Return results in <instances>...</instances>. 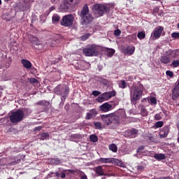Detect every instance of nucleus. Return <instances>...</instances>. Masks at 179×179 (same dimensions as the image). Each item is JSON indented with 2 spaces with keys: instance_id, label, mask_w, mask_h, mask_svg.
<instances>
[{
  "instance_id": "obj_40",
  "label": "nucleus",
  "mask_w": 179,
  "mask_h": 179,
  "mask_svg": "<svg viewBox=\"0 0 179 179\" xmlns=\"http://www.w3.org/2000/svg\"><path fill=\"white\" fill-rule=\"evenodd\" d=\"M8 122V118L6 117H1L0 118V124L1 125H5V122Z\"/></svg>"
},
{
  "instance_id": "obj_54",
  "label": "nucleus",
  "mask_w": 179,
  "mask_h": 179,
  "mask_svg": "<svg viewBox=\"0 0 179 179\" xmlns=\"http://www.w3.org/2000/svg\"><path fill=\"white\" fill-rule=\"evenodd\" d=\"M157 179H173L170 176H166V177H162V178H158Z\"/></svg>"
},
{
  "instance_id": "obj_51",
  "label": "nucleus",
  "mask_w": 179,
  "mask_h": 179,
  "mask_svg": "<svg viewBox=\"0 0 179 179\" xmlns=\"http://www.w3.org/2000/svg\"><path fill=\"white\" fill-rule=\"evenodd\" d=\"M162 110L163 111L164 114H165V115H168L169 111L166 110V108H162Z\"/></svg>"
},
{
  "instance_id": "obj_56",
  "label": "nucleus",
  "mask_w": 179,
  "mask_h": 179,
  "mask_svg": "<svg viewBox=\"0 0 179 179\" xmlns=\"http://www.w3.org/2000/svg\"><path fill=\"white\" fill-rule=\"evenodd\" d=\"M117 147L115 144H113V152H117Z\"/></svg>"
},
{
  "instance_id": "obj_11",
  "label": "nucleus",
  "mask_w": 179,
  "mask_h": 179,
  "mask_svg": "<svg viewBox=\"0 0 179 179\" xmlns=\"http://www.w3.org/2000/svg\"><path fill=\"white\" fill-rule=\"evenodd\" d=\"M136 47L134 45H122V52L124 55H133L135 52Z\"/></svg>"
},
{
  "instance_id": "obj_18",
  "label": "nucleus",
  "mask_w": 179,
  "mask_h": 179,
  "mask_svg": "<svg viewBox=\"0 0 179 179\" xmlns=\"http://www.w3.org/2000/svg\"><path fill=\"white\" fill-rule=\"evenodd\" d=\"M99 108L103 113H107L108 111H110V109L111 108V105H110L108 103H105L100 106Z\"/></svg>"
},
{
  "instance_id": "obj_24",
  "label": "nucleus",
  "mask_w": 179,
  "mask_h": 179,
  "mask_svg": "<svg viewBox=\"0 0 179 179\" xmlns=\"http://www.w3.org/2000/svg\"><path fill=\"white\" fill-rule=\"evenodd\" d=\"M50 138V134L48 132L42 133L40 134V140L41 141H45V139H48Z\"/></svg>"
},
{
  "instance_id": "obj_39",
  "label": "nucleus",
  "mask_w": 179,
  "mask_h": 179,
  "mask_svg": "<svg viewBox=\"0 0 179 179\" xmlns=\"http://www.w3.org/2000/svg\"><path fill=\"white\" fill-rule=\"evenodd\" d=\"M162 117H163V114H161V113H158L155 115V120H162Z\"/></svg>"
},
{
  "instance_id": "obj_27",
  "label": "nucleus",
  "mask_w": 179,
  "mask_h": 179,
  "mask_svg": "<svg viewBox=\"0 0 179 179\" xmlns=\"http://www.w3.org/2000/svg\"><path fill=\"white\" fill-rule=\"evenodd\" d=\"M102 95L103 96L105 100H108L109 99H111V97H113V92H104L103 94H102Z\"/></svg>"
},
{
  "instance_id": "obj_61",
  "label": "nucleus",
  "mask_w": 179,
  "mask_h": 179,
  "mask_svg": "<svg viewBox=\"0 0 179 179\" xmlns=\"http://www.w3.org/2000/svg\"><path fill=\"white\" fill-rule=\"evenodd\" d=\"M81 179H87V176L83 175V176L81 177Z\"/></svg>"
},
{
  "instance_id": "obj_42",
  "label": "nucleus",
  "mask_w": 179,
  "mask_h": 179,
  "mask_svg": "<svg viewBox=\"0 0 179 179\" xmlns=\"http://www.w3.org/2000/svg\"><path fill=\"white\" fill-rule=\"evenodd\" d=\"M150 101L151 104H157V99H156V97H151L150 99Z\"/></svg>"
},
{
  "instance_id": "obj_25",
  "label": "nucleus",
  "mask_w": 179,
  "mask_h": 179,
  "mask_svg": "<svg viewBox=\"0 0 179 179\" xmlns=\"http://www.w3.org/2000/svg\"><path fill=\"white\" fill-rule=\"evenodd\" d=\"M117 164V166H120L121 168H123L124 166V162L122 161H120V159H115V158H113V164Z\"/></svg>"
},
{
  "instance_id": "obj_59",
  "label": "nucleus",
  "mask_w": 179,
  "mask_h": 179,
  "mask_svg": "<svg viewBox=\"0 0 179 179\" xmlns=\"http://www.w3.org/2000/svg\"><path fill=\"white\" fill-rule=\"evenodd\" d=\"M82 0H73L74 1L75 5H78V3L80 2Z\"/></svg>"
},
{
  "instance_id": "obj_16",
  "label": "nucleus",
  "mask_w": 179,
  "mask_h": 179,
  "mask_svg": "<svg viewBox=\"0 0 179 179\" xmlns=\"http://www.w3.org/2000/svg\"><path fill=\"white\" fill-rule=\"evenodd\" d=\"M97 115V110L96 109H90V113H87L85 120H92Z\"/></svg>"
},
{
  "instance_id": "obj_5",
  "label": "nucleus",
  "mask_w": 179,
  "mask_h": 179,
  "mask_svg": "<svg viewBox=\"0 0 179 179\" xmlns=\"http://www.w3.org/2000/svg\"><path fill=\"white\" fill-rule=\"evenodd\" d=\"M23 118H24V112L20 109L12 112L9 116L10 121L12 124H17V122L23 121Z\"/></svg>"
},
{
  "instance_id": "obj_32",
  "label": "nucleus",
  "mask_w": 179,
  "mask_h": 179,
  "mask_svg": "<svg viewBox=\"0 0 179 179\" xmlns=\"http://www.w3.org/2000/svg\"><path fill=\"white\" fill-rule=\"evenodd\" d=\"M141 115H143V117H146V115H148V111L145 108V107H142V108L141 110Z\"/></svg>"
},
{
  "instance_id": "obj_47",
  "label": "nucleus",
  "mask_w": 179,
  "mask_h": 179,
  "mask_svg": "<svg viewBox=\"0 0 179 179\" xmlns=\"http://www.w3.org/2000/svg\"><path fill=\"white\" fill-rule=\"evenodd\" d=\"M52 174H55V177H59V172H58V171H57L56 173H53V172L50 173L48 174V176H49L50 177H52Z\"/></svg>"
},
{
  "instance_id": "obj_8",
  "label": "nucleus",
  "mask_w": 179,
  "mask_h": 179,
  "mask_svg": "<svg viewBox=\"0 0 179 179\" xmlns=\"http://www.w3.org/2000/svg\"><path fill=\"white\" fill-rule=\"evenodd\" d=\"M123 117H125V111L124 110L119 109L113 113V128L118 127Z\"/></svg>"
},
{
  "instance_id": "obj_22",
  "label": "nucleus",
  "mask_w": 179,
  "mask_h": 179,
  "mask_svg": "<svg viewBox=\"0 0 179 179\" xmlns=\"http://www.w3.org/2000/svg\"><path fill=\"white\" fill-rule=\"evenodd\" d=\"M99 163H113V158H99Z\"/></svg>"
},
{
  "instance_id": "obj_41",
  "label": "nucleus",
  "mask_w": 179,
  "mask_h": 179,
  "mask_svg": "<svg viewBox=\"0 0 179 179\" xmlns=\"http://www.w3.org/2000/svg\"><path fill=\"white\" fill-rule=\"evenodd\" d=\"M52 163L56 164V166H59V164H61V161L58 158H56L52 159Z\"/></svg>"
},
{
  "instance_id": "obj_26",
  "label": "nucleus",
  "mask_w": 179,
  "mask_h": 179,
  "mask_svg": "<svg viewBox=\"0 0 179 179\" xmlns=\"http://www.w3.org/2000/svg\"><path fill=\"white\" fill-rule=\"evenodd\" d=\"M154 157L157 160H163V159H166V155L164 154H155Z\"/></svg>"
},
{
  "instance_id": "obj_6",
  "label": "nucleus",
  "mask_w": 179,
  "mask_h": 179,
  "mask_svg": "<svg viewBox=\"0 0 179 179\" xmlns=\"http://www.w3.org/2000/svg\"><path fill=\"white\" fill-rule=\"evenodd\" d=\"M143 93V85H139L134 91L133 94H131V102L136 105L138 100H141Z\"/></svg>"
},
{
  "instance_id": "obj_12",
  "label": "nucleus",
  "mask_w": 179,
  "mask_h": 179,
  "mask_svg": "<svg viewBox=\"0 0 179 179\" xmlns=\"http://www.w3.org/2000/svg\"><path fill=\"white\" fill-rule=\"evenodd\" d=\"M164 30V27H163V26H158L157 27H155V29H154L153 31L151 34V36H153L155 39L160 38Z\"/></svg>"
},
{
  "instance_id": "obj_21",
  "label": "nucleus",
  "mask_w": 179,
  "mask_h": 179,
  "mask_svg": "<svg viewBox=\"0 0 179 179\" xmlns=\"http://www.w3.org/2000/svg\"><path fill=\"white\" fill-rule=\"evenodd\" d=\"M29 40H30L31 43L32 44H34L35 45H40V40L38 39V38H37L36 36H31Z\"/></svg>"
},
{
  "instance_id": "obj_63",
  "label": "nucleus",
  "mask_w": 179,
  "mask_h": 179,
  "mask_svg": "<svg viewBox=\"0 0 179 179\" xmlns=\"http://www.w3.org/2000/svg\"><path fill=\"white\" fill-rule=\"evenodd\" d=\"M115 94H116V92H115V90H114V89H113V97H114V96H115Z\"/></svg>"
},
{
  "instance_id": "obj_20",
  "label": "nucleus",
  "mask_w": 179,
  "mask_h": 179,
  "mask_svg": "<svg viewBox=\"0 0 179 179\" xmlns=\"http://www.w3.org/2000/svg\"><path fill=\"white\" fill-rule=\"evenodd\" d=\"M94 171H95L98 176H104V171H103V166H101L94 168Z\"/></svg>"
},
{
  "instance_id": "obj_46",
  "label": "nucleus",
  "mask_w": 179,
  "mask_h": 179,
  "mask_svg": "<svg viewBox=\"0 0 179 179\" xmlns=\"http://www.w3.org/2000/svg\"><path fill=\"white\" fill-rule=\"evenodd\" d=\"M166 74L168 76H170V78H173V76H174V73L173 72V71H166Z\"/></svg>"
},
{
  "instance_id": "obj_23",
  "label": "nucleus",
  "mask_w": 179,
  "mask_h": 179,
  "mask_svg": "<svg viewBox=\"0 0 179 179\" xmlns=\"http://www.w3.org/2000/svg\"><path fill=\"white\" fill-rule=\"evenodd\" d=\"M36 104H38V106H43V107H48V106H50V101L45 100L39 101Z\"/></svg>"
},
{
  "instance_id": "obj_15",
  "label": "nucleus",
  "mask_w": 179,
  "mask_h": 179,
  "mask_svg": "<svg viewBox=\"0 0 179 179\" xmlns=\"http://www.w3.org/2000/svg\"><path fill=\"white\" fill-rule=\"evenodd\" d=\"M179 97V82L176 85L172 92V99L177 100Z\"/></svg>"
},
{
  "instance_id": "obj_19",
  "label": "nucleus",
  "mask_w": 179,
  "mask_h": 179,
  "mask_svg": "<svg viewBox=\"0 0 179 179\" xmlns=\"http://www.w3.org/2000/svg\"><path fill=\"white\" fill-rule=\"evenodd\" d=\"M66 174H75V171H73V169L64 170L60 176L61 178H66Z\"/></svg>"
},
{
  "instance_id": "obj_36",
  "label": "nucleus",
  "mask_w": 179,
  "mask_h": 179,
  "mask_svg": "<svg viewBox=\"0 0 179 179\" xmlns=\"http://www.w3.org/2000/svg\"><path fill=\"white\" fill-rule=\"evenodd\" d=\"M164 124V121H157V122H155L156 128H160L163 127Z\"/></svg>"
},
{
  "instance_id": "obj_14",
  "label": "nucleus",
  "mask_w": 179,
  "mask_h": 179,
  "mask_svg": "<svg viewBox=\"0 0 179 179\" xmlns=\"http://www.w3.org/2000/svg\"><path fill=\"white\" fill-rule=\"evenodd\" d=\"M169 132H170V127L165 125V127H163L159 131L160 138H166L168 136Z\"/></svg>"
},
{
  "instance_id": "obj_45",
  "label": "nucleus",
  "mask_w": 179,
  "mask_h": 179,
  "mask_svg": "<svg viewBox=\"0 0 179 179\" xmlns=\"http://www.w3.org/2000/svg\"><path fill=\"white\" fill-rule=\"evenodd\" d=\"M92 94L94 95V97H97V96H100V94H101V92L97 90H94Z\"/></svg>"
},
{
  "instance_id": "obj_7",
  "label": "nucleus",
  "mask_w": 179,
  "mask_h": 179,
  "mask_svg": "<svg viewBox=\"0 0 179 179\" xmlns=\"http://www.w3.org/2000/svg\"><path fill=\"white\" fill-rule=\"evenodd\" d=\"M54 92L65 99L69 96V87L66 85H59L54 89Z\"/></svg>"
},
{
  "instance_id": "obj_62",
  "label": "nucleus",
  "mask_w": 179,
  "mask_h": 179,
  "mask_svg": "<svg viewBox=\"0 0 179 179\" xmlns=\"http://www.w3.org/2000/svg\"><path fill=\"white\" fill-rule=\"evenodd\" d=\"M109 149H110V150H113V144H110V145H109Z\"/></svg>"
},
{
  "instance_id": "obj_13",
  "label": "nucleus",
  "mask_w": 179,
  "mask_h": 179,
  "mask_svg": "<svg viewBox=\"0 0 179 179\" xmlns=\"http://www.w3.org/2000/svg\"><path fill=\"white\" fill-rule=\"evenodd\" d=\"M101 118L104 124H106V125H110V124H113V113L109 115H102Z\"/></svg>"
},
{
  "instance_id": "obj_50",
  "label": "nucleus",
  "mask_w": 179,
  "mask_h": 179,
  "mask_svg": "<svg viewBox=\"0 0 179 179\" xmlns=\"http://www.w3.org/2000/svg\"><path fill=\"white\" fill-rule=\"evenodd\" d=\"M143 149H145L144 145H141V147H139L138 148H137V153H139V152H142V150H143Z\"/></svg>"
},
{
  "instance_id": "obj_57",
  "label": "nucleus",
  "mask_w": 179,
  "mask_h": 179,
  "mask_svg": "<svg viewBox=\"0 0 179 179\" xmlns=\"http://www.w3.org/2000/svg\"><path fill=\"white\" fill-rule=\"evenodd\" d=\"M108 57H113V49L110 50V52L107 54Z\"/></svg>"
},
{
  "instance_id": "obj_43",
  "label": "nucleus",
  "mask_w": 179,
  "mask_h": 179,
  "mask_svg": "<svg viewBox=\"0 0 179 179\" xmlns=\"http://www.w3.org/2000/svg\"><path fill=\"white\" fill-rule=\"evenodd\" d=\"M171 37L173 38H179V32H173V33H171Z\"/></svg>"
},
{
  "instance_id": "obj_30",
  "label": "nucleus",
  "mask_w": 179,
  "mask_h": 179,
  "mask_svg": "<svg viewBox=\"0 0 179 179\" xmlns=\"http://www.w3.org/2000/svg\"><path fill=\"white\" fill-rule=\"evenodd\" d=\"M138 132V130L136 128H131V129L129 130V134L132 136H136Z\"/></svg>"
},
{
  "instance_id": "obj_64",
  "label": "nucleus",
  "mask_w": 179,
  "mask_h": 179,
  "mask_svg": "<svg viewBox=\"0 0 179 179\" xmlns=\"http://www.w3.org/2000/svg\"><path fill=\"white\" fill-rule=\"evenodd\" d=\"M177 141H178V142L179 143V131H178V138H177Z\"/></svg>"
},
{
  "instance_id": "obj_60",
  "label": "nucleus",
  "mask_w": 179,
  "mask_h": 179,
  "mask_svg": "<svg viewBox=\"0 0 179 179\" xmlns=\"http://www.w3.org/2000/svg\"><path fill=\"white\" fill-rule=\"evenodd\" d=\"M114 104H115V106H117V104H119V99H115Z\"/></svg>"
},
{
  "instance_id": "obj_37",
  "label": "nucleus",
  "mask_w": 179,
  "mask_h": 179,
  "mask_svg": "<svg viewBox=\"0 0 179 179\" xmlns=\"http://www.w3.org/2000/svg\"><path fill=\"white\" fill-rule=\"evenodd\" d=\"M96 129H101V123L100 122H96L94 123Z\"/></svg>"
},
{
  "instance_id": "obj_34",
  "label": "nucleus",
  "mask_w": 179,
  "mask_h": 179,
  "mask_svg": "<svg viewBox=\"0 0 179 179\" xmlns=\"http://www.w3.org/2000/svg\"><path fill=\"white\" fill-rule=\"evenodd\" d=\"M127 82L125 80H119V87H122V89H125L127 87Z\"/></svg>"
},
{
  "instance_id": "obj_2",
  "label": "nucleus",
  "mask_w": 179,
  "mask_h": 179,
  "mask_svg": "<svg viewBox=\"0 0 179 179\" xmlns=\"http://www.w3.org/2000/svg\"><path fill=\"white\" fill-rule=\"evenodd\" d=\"M89 12L90 10L87 4L84 5L80 13V16L82 17L84 24H89V23H92V22H93V15L89 13Z\"/></svg>"
},
{
  "instance_id": "obj_9",
  "label": "nucleus",
  "mask_w": 179,
  "mask_h": 179,
  "mask_svg": "<svg viewBox=\"0 0 179 179\" xmlns=\"http://www.w3.org/2000/svg\"><path fill=\"white\" fill-rule=\"evenodd\" d=\"M75 5L73 0H64L63 3L61 4V8L64 12H73Z\"/></svg>"
},
{
  "instance_id": "obj_17",
  "label": "nucleus",
  "mask_w": 179,
  "mask_h": 179,
  "mask_svg": "<svg viewBox=\"0 0 179 179\" xmlns=\"http://www.w3.org/2000/svg\"><path fill=\"white\" fill-rule=\"evenodd\" d=\"M21 64H22L23 67L25 68V69H31V66H33L31 62L25 59H22L21 60Z\"/></svg>"
},
{
  "instance_id": "obj_31",
  "label": "nucleus",
  "mask_w": 179,
  "mask_h": 179,
  "mask_svg": "<svg viewBox=\"0 0 179 179\" xmlns=\"http://www.w3.org/2000/svg\"><path fill=\"white\" fill-rule=\"evenodd\" d=\"M60 19H61V17L58 15H53L52 17V23H57L58 22H59Z\"/></svg>"
},
{
  "instance_id": "obj_58",
  "label": "nucleus",
  "mask_w": 179,
  "mask_h": 179,
  "mask_svg": "<svg viewBox=\"0 0 179 179\" xmlns=\"http://www.w3.org/2000/svg\"><path fill=\"white\" fill-rule=\"evenodd\" d=\"M34 131H41V127H35L34 129Z\"/></svg>"
},
{
  "instance_id": "obj_55",
  "label": "nucleus",
  "mask_w": 179,
  "mask_h": 179,
  "mask_svg": "<svg viewBox=\"0 0 179 179\" xmlns=\"http://www.w3.org/2000/svg\"><path fill=\"white\" fill-rule=\"evenodd\" d=\"M149 139L152 142H155V141H156V139H155V138H154V136H149Z\"/></svg>"
},
{
  "instance_id": "obj_35",
  "label": "nucleus",
  "mask_w": 179,
  "mask_h": 179,
  "mask_svg": "<svg viewBox=\"0 0 179 179\" xmlns=\"http://www.w3.org/2000/svg\"><path fill=\"white\" fill-rule=\"evenodd\" d=\"M171 65L172 66H173V68H177L178 66H179V59H174L172 62Z\"/></svg>"
},
{
  "instance_id": "obj_28",
  "label": "nucleus",
  "mask_w": 179,
  "mask_h": 179,
  "mask_svg": "<svg viewBox=\"0 0 179 179\" xmlns=\"http://www.w3.org/2000/svg\"><path fill=\"white\" fill-rule=\"evenodd\" d=\"M137 37L140 40H143V38H145V37H146V34L145 31H139L137 34Z\"/></svg>"
},
{
  "instance_id": "obj_52",
  "label": "nucleus",
  "mask_w": 179,
  "mask_h": 179,
  "mask_svg": "<svg viewBox=\"0 0 179 179\" xmlns=\"http://www.w3.org/2000/svg\"><path fill=\"white\" fill-rule=\"evenodd\" d=\"M138 171H143L144 170V166L143 165H140V166H137Z\"/></svg>"
},
{
  "instance_id": "obj_44",
  "label": "nucleus",
  "mask_w": 179,
  "mask_h": 179,
  "mask_svg": "<svg viewBox=\"0 0 179 179\" xmlns=\"http://www.w3.org/2000/svg\"><path fill=\"white\" fill-rule=\"evenodd\" d=\"M71 138L73 139H80L82 138V136L80 134H72Z\"/></svg>"
},
{
  "instance_id": "obj_3",
  "label": "nucleus",
  "mask_w": 179,
  "mask_h": 179,
  "mask_svg": "<svg viewBox=\"0 0 179 179\" xmlns=\"http://www.w3.org/2000/svg\"><path fill=\"white\" fill-rule=\"evenodd\" d=\"M110 10V6L101 3H95L92 6V11L94 15L99 17L103 16L104 13H107Z\"/></svg>"
},
{
  "instance_id": "obj_49",
  "label": "nucleus",
  "mask_w": 179,
  "mask_h": 179,
  "mask_svg": "<svg viewBox=\"0 0 179 179\" xmlns=\"http://www.w3.org/2000/svg\"><path fill=\"white\" fill-rule=\"evenodd\" d=\"M29 83H32V84H34V83H38V80H37V79H36V78H31L29 79Z\"/></svg>"
},
{
  "instance_id": "obj_1",
  "label": "nucleus",
  "mask_w": 179,
  "mask_h": 179,
  "mask_svg": "<svg viewBox=\"0 0 179 179\" xmlns=\"http://www.w3.org/2000/svg\"><path fill=\"white\" fill-rule=\"evenodd\" d=\"M179 57V50L169 49L161 56L160 62L162 64H170L171 62V58H176Z\"/></svg>"
},
{
  "instance_id": "obj_53",
  "label": "nucleus",
  "mask_w": 179,
  "mask_h": 179,
  "mask_svg": "<svg viewBox=\"0 0 179 179\" xmlns=\"http://www.w3.org/2000/svg\"><path fill=\"white\" fill-rule=\"evenodd\" d=\"M24 111H26L28 114H31V110L29 108H24Z\"/></svg>"
},
{
  "instance_id": "obj_38",
  "label": "nucleus",
  "mask_w": 179,
  "mask_h": 179,
  "mask_svg": "<svg viewBox=\"0 0 179 179\" xmlns=\"http://www.w3.org/2000/svg\"><path fill=\"white\" fill-rule=\"evenodd\" d=\"M89 37H90V34H87L85 35H83L80 37L82 41H86V40H87V38H89Z\"/></svg>"
},
{
  "instance_id": "obj_4",
  "label": "nucleus",
  "mask_w": 179,
  "mask_h": 179,
  "mask_svg": "<svg viewBox=\"0 0 179 179\" xmlns=\"http://www.w3.org/2000/svg\"><path fill=\"white\" fill-rule=\"evenodd\" d=\"M83 54L85 57H97L99 55V47L95 44L87 45L83 49Z\"/></svg>"
},
{
  "instance_id": "obj_33",
  "label": "nucleus",
  "mask_w": 179,
  "mask_h": 179,
  "mask_svg": "<svg viewBox=\"0 0 179 179\" xmlns=\"http://www.w3.org/2000/svg\"><path fill=\"white\" fill-rule=\"evenodd\" d=\"M96 101L98 103H103V101H106V100L104 98V96L103 94L99 95L96 99Z\"/></svg>"
},
{
  "instance_id": "obj_48",
  "label": "nucleus",
  "mask_w": 179,
  "mask_h": 179,
  "mask_svg": "<svg viewBox=\"0 0 179 179\" xmlns=\"http://www.w3.org/2000/svg\"><path fill=\"white\" fill-rule=\"evenodd\" d=\"M121 33H122V31H121V30H120V29H117L114 31L115 36H120Z\"/></svg>"
},
{
  "instance_id": "obj_10",
  "label": "nucleus",
  "mask_w": 179,
  "mask_h": 179,
  "mask_svg": "<svg viewBox=\"0 0 179 179\" xmlns=\"http://www.w3.org/2000/svg\"><path fill=\"white\" fill-rule=\"evenodd\" d=\"M73 15L71 14L64 15L62 17L60 24L64 27H71L73 24Z\"/></svg>"
},
{
  "instance_id": "obj_29",
  "label": "nucleus",
  "mask_w": 179,
  "mask_h": 179,
  "mask_svg": "<svg viewBox=\"0 0 179 179\" xmlns=\"http://www.w3.org/2000/svg\"><path fill=\"white\" fill-rule=\"evenodd\" d=\"M90 142L96 143L99 141V138L95 134H92L90 136Z\"/></svg>"
}]
</instances>
